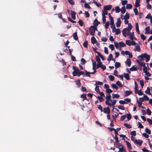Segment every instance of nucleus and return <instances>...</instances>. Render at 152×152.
I'll return each instance as SVG.
<instances>
[{
    "label": "nucleus",
    "instance_id": "nucleus-51",
    "mask_svg": "<svg viewBox=\"0 0 152 152\" xmlns=\"http://www.w3.org/2000/svg\"><path fill=\"white\" fill-rule=\"evenodd\" d=\"M103 84V83L102 82L99 81H97L96 82V83L95 84V85L97 86V85H102Z\"/></svg>",
    "mask_w": 152,
    "mask_h": 152
},
{
    "label": "nucleus",
    "instance_id": "nucleus-27",
    "mask_svg": "<svg viewBox=\"0 0 152 152\" xmlns=\"http://www.w3.org/2000/svg\"><path fill=\"white\" fill-rule=\"evenodd\" d=\"M123 145L121 144V143L118 142H116V147L118 149L121 147H122Z\"/></svg>",
    "mask_w": 152,
    "mask_h": 152
},
{
    "label": "nucleus",
    "instance_id": "nucleus-59",
    "mask_svg": "<svg viewBox=\"0 0 152 152\" xmlns=\"http://www.w3.org/2000/svg\"><path fill=\"white\" fill-rule=\"evenodd\" d=\"M81 64L82 65L84 64L86 62V60L83 58H82L81 59Z\"/></svg>",
    "mask_w": 152,
    "mask_h": 152
},
{
    "label": "nucleus",
    "instance_id": "nucleus-29",
    "mask_svg": "<svg viewBox=\"0 0 152 152\" xmlns=\"http://www.w3.org/2000/svg\"><path fill=\"white\" fill-rule=\"evenodd\" d=\"M118 44L120 47H124L126 46V44L122 42H119Z\"/></svg>",
    "mask_w": 152,
    "mask_h": 152
},
{
    "label": "nucleus",
    "instance_id": "nucleus-38",
    "mask_svg": "<svg viewBox=\"0 0 152 152\" xmlns=\"http://www.w3.org/2000/svg\"><path fill=\"white\" fill-rule=\"evenodd\" d=\"M145 131L146 133L149 134H151V131L150 129H149L148 128H146L145 129Z\"/></svg>",
    "mask_w": 152,
    "mask_h": 152
},
{
    "label": "nucleus",
    "instance_id": "nucleus-25",
    "mask_svg": "<svg viewBox=\"0 0 152 152\" xmlns=\"http://www.w3.org/2000/svg\"><path fill=\"white\" fill-rule=\"evenodd\" d=\"M124 75V77L127 80H129L130 79V78L129 77V74L128 73H123Z\"/></svg>",
    "mask_w": 152,
    "mask_h": 152
},
{
    "label": "nucleus",
    "instance_id": "nucleus-41",
    "mask_svg": "<svg viewBox=\"0 0 152 152\" xmlns=\"http://www.w3.org/2000/svg\"><path fill=\"white\" fill-rule=\"evenodd\" d=\"M113 57V56L112 54H110L108 56V58L107 59V60L108 61H110L111 60Z\"/></svg>",
    "mask_w": 152,
    "mask_h": 152
},
{
    "label": "nucleus",
    "instance_id": "nucleus-7",
    "mask_svg": "<svg viewBox=\"0 0 152 152\" xmlns=\"http://www.w3.org/2000/svg\"><path fill=\"white\" fill-rule=\"evenodd\" d=\"M112 7L111 5H107L105 6L104 7L103 9L104 10H111Z\"/></svg>",
    "mask_w": 152,
    "mask_h": 152
},
{
    "label": "nucleus",
    "instance_id": "nucleus-9",
    "mask_svg": "<svg viewBox=\"0 0 152 152\" xmlns=\"http://www.w3.org/2000/svg\"><path fill=\"white\" fill-rule=\"evenodd\" d=\"M132 93L131 91H125L124 95L125 96H127L130 95Z\"/></svg>",
    "mask_w": 152,
    "mask_h": 152
},
{
    "label": "nucleus",
    "instance_id": "nucleus-52",
    "mask_svg": "<svg viewBox=\"0 0 152 152\" xmlns=\"http://www.w3.org/2000/svg\"><path fill=\"white\" fill-rule=\"evenodd\" d=\"M144 99V101H147L149 100V98L148 97L145 95H144L143 96Z\"/></svg>",
    "mask_w": 152,
    "mask_h": 152
},
{
    "label": "nucleus",
    "instance_id": "nucleus-19",
    "mask_svg": "<svg viewBox=\"0 0 152 152\" xmlns=\"http://www.w3.org/2000/svg\"><path fill=\"white\" fill-rule=\"evenodd\" d=\"M119 151L117 152H126V151L124 148V146L119 148Z\"/></svg>",
    "mask_w": 152,
    "mask_h": 152
},
{
    "label": "nucleus",
    "instance_id": "nucleus-40",
    "mask_svg": "<svg viewBox=\"0 0 152 152\" xmlns=\"http://www.w3.org/2000/svg\"><path fill=\"white\" fill-rule=\"evenodd\" d=\"M110 101L112 103V105L113 106H114V105H115L116 103V100L115 99H111L110 100Z\"/></svg>",
    "mask_w": 152,
    "mask_h": 152
},
{
    "label": "nucleus",
    "instance_id": "nucleus-8",
    "mask_svg": "<svg viewBox=\"0 0 152 152\" xmlns=\"http://www.w3.org/2000/svg\"><path fill=\"white\" fill-rule=\"evenodd\" d=\"M71 16L72 18L73 19L75 20L76 18L75 15L76 12L72 10H71Z\"/></svg>",
    "mask_w": 152,
    "mask_h": 152
},
{
    "label": "nucleus",
    "instance_id": "nucleus-16",
    "mask_svg": "<svg viewBox=\"0 0 152 152\" xmlns=\"http://www.w3.org/2000/svg\"><path fill=\"white\" fill-rule=\"evenodd\" d=\"M133 26L130 23H129L128 25V28H127L128 31L129 32L132 28Z\"/></svg>",
    "mask_w": 152,
    "mask_h": 152
},
{
    "label": "nucleus",
    "instance_id": "nucleus-18",
    "mask_svg": "<svg viewBox=\"0 0 152 152\" xmlns=\"http://www.w3.org/2000/svg\"><path fill=\"white\" fill-rule=\"evenodd\" d=\"M135 84V94L137 93V91H138V86L137 83V82L136 81L134 82Z\"/></svg>",
    "mask_w": 152,
    "mask_h": 152
},
{
    "label": "nucleus",
    "instance_id": "nucleus-24",
    "mask_svg": "<svg viewBox=\"0 0 152 152\" xmlns=\"http://www.w3.org/2000/svg\"><path fill=\"white\" fill-rule=\"evenodd\" d=\"M145 92L146 94H148L149 95H151V94L150 92V89L149 87H147L146 90Z\"/></svg>",
    "mask_w": 152,
    "mask_h": 152
},
{
    "label": "nucleus",
    "instance_id": "nucleus-14",
    "mask_svg": "<svg viewBox=\"0 0 152 152\" xmlns=\"http://www.w3.org/2000/svg\"><path fill=\"white\" fill-rule=\"evenodd\" d=\"M73 39L75 40H77L78 39V36L77 35V32H75L73 34Z\"/></svg>",
    "mask_w": 152,
    "mask_h": 152
},
{
    "label": "nucleus",
    "instance_id": "nucleus-57",
    "mask_svg": "<svg viewBox=\"0 0 152 152\" xmlns=\"http://www.w3.org/2000/svg\"><path fill=\"white\" fill-rule=\"evenodd\" d=\"M84 6L86 8H88V9H89L91 8V7H90V6L88 4V3H85L84 4Z\"/></svg>",
    "mask_w": 152,
    "mask_h": 152
},
{
    "label": "nucleus",
    "instance_id": "nucleus-3",
    "mask_svg": "<svg viewBox=\"0 0 152 152\" xmlns=\"http://www.w3.org/2000/svg\"><path fill=\"white\" fill-rule=\"evenodd\" d=\"M96 29V30H97V27L93 26H91L89 29L90 34L94 36V35Z\"/></svg>",
    "mask_w": 152,
    "mask_h": 152
},
{
    "label": "nucleus",
    "instance_id": "nucleus-63",
    "mask_svg": "<svg viewBox=\"0 0 152 152\" xmlns=\"http://www.w3.org/2000/svg\"><path fill=\"white\" fill-rule=\"evenodd\" d=\"M146 111L147 112V114L148 115H150L151 114V110L149 109V108H148L147 110Z\"/></svg>",
    "mask_w": 152,
    "mask_h": 152
},
{
    "label": "nucleus",
    "instance_id": "nucleus-60",
    "mask_svg": "<svg viewBox=\"0 0 152 152\" xmlns=\"http://www.w3.org/2000/svg\"><path fill=\"white\" fill-rule=\"evenodd\" d=\"M106 92L108 94H110V93H112L113 92V91L110 89L108 88L106 90Z\"/></svg>",
    "mask_w": 152,
    "mask_h": 152
},
{
    "label": "nucleus",
    "instance_id": "nucleus-20",
    "mask_svg": "<svg viewBox=\"0 0 152 152\" xmlns=\"http://www.w3.org/2000/svg\"><path fill=\"white\" fill-rule=\"evenodd\" d=\"M131 64V59L129 58H128L127 59L126 64L127 66L129 67Z\"/></svg>",
    "mask_w": 152,
    "mask_h": 152
},
{
    "label": "nucleus",
    "instance_id": "nucleus-61",
    "mask_svg": "<svg viewBox=\"0 0 152 152\" xmlns=\"http://www.w3.org/2000/svg\"><path fill=\"white\" fill-rule=\"evenodd\" d=\"M111 86L113 88H114L116 90H117L118 88V86H117L115 84H112L111 85Z\"/></svg>",
    "mask_w": 152,
    "mask_h": 152
},
{
    "label": "nucleus",
    "instance_id": "nucleus-64",
    "mask_svg": "<svg viewBox=\"0 0 152 152\" xmlns=\"http://www.w3.org/2000/svg\"><path fill=\"white\" fill-rule=\"evenodd\" d=\"M97 98L99 100V101L100 102H102V101L104 100V99L102 97H100L99 96H97Z\"/></svg>",
    "mask_w": 152,
    "mask_h": 152
},
{
    "label": "nucleus",
    "instance_id": "nucleus-23",
    "mask_svg": "<svg viewBox=\"0 0 152 152\" xmlns=\"http://www.w3.org/2000/svg\"><path fill=\"white\" fill-rule=\"evenodd\" d=\"M120 97V95L118 94H112V98L113 99H114V98H116L118 99Z\"/></svg>",
    "mask_w": 152,
    "mask_h": 152
},
{
    "label": "nucleus",
    "instance_id": "nucleus-26",
    "mask_svg": "<svg viewBox=\"0 0 152 152\" xmlns=\"http://www.w3.org/2000/svg\"><path fill=\"white\" fill-rule=\"evenodd\" d=\"M150 26H148L145 28V34H149V30H150Z\"/></svg>",
    "mask_w": 152,
    "mask_h": 152
},
{
    "label": "nucleus",
    "instance_id": "nucleus-28",
    "mask_svg": "<svg viewBox=\"0 0 152 152\" xmlns=\"http://www.w3.org/2000/svg\"><path fill=\"white\" fill-rule=\"evenodd\" d=\"M121 64L118 62H115V67L116 69L121 66Z\"/></svg>",
    "mask_w": 152,
    "mask_h": 152
},
{
    "label": "nucleus",
    "instance_id": "nucleus-30",
    "mask_svg": "<svg viewBox=\"0 0 152 152\" xmlns=\"http://www.w3.org/2000/svg\"><path fill=\"white\" fill-rule=\"evenodd\" d=\"M76 84L77 85L78 88H79L80 87L81 84L80 80L78 79L76 81Z\"/></svg>",
    "mask_w": 152,
    "mask_h": 152
},
{
    "label": "nucleus",
    "instance_id": "nucleus-47",
    "mask_svg": "<svg viewBox=\"0 0 152 152\" xmlns=\"http://www.w3.org/2000/svg\"><path fill=\"white\" fill-rule=\"evenodd\" d=\"M81 97L83 99V101L85 100H88L87 99L86 95L85 94H82L81 95Z\"/></svg>",
    "mask_w": 152,
    "mask_h": 152
},
{
    "label": "nucleus",
    "instance_id": "nucleus-12",
    "mask_svg": "<svg viewBox=\"0 0 152 152\" xmlns=\"http://www.w3.org/2000/svg\"><path fill=\"white\" fill-rule=\"evenodd\" d=\"M136 61L141 66H143L144 67L145 66V63L140 61L138 60H137Z\"/></svg>",
    "mask_w": 152,
    "mask_h": 152
},
{
    "label": "nucleus",
    "instance_id": "nucleus-49",
    "mask_svg": "<svg viewBox=\"0 0 152 152\" xmlns=\"http://www.w3.org/2000/svg\"><path fill=\"white\" fill-rule=\"evenodd\" d=\"M105 28L106 29H107L108 27L110 25V23L109 21H107L105 23Z\"/></svg>",
    "mask_w": 152,
    "mask_h": 152
},
{
    "label": "nucleus",
    "instance_id": "nucleus-42",
    "mask_svg": "<svg viewBox=\"0 0 152 152\" xmlns=\"http://www.w3.org/2000/svg\"><path fill=\"white\" fill-rule=\"evenodd\" d=\"M116 84L120 87H122L123 85L119 81H117L116 82Z\"/></svg>",
    "mask_w": 152,
    "mask_h": 152
},
{
    "label": "nucleus",
    "instance_id": "nucleus-45",
    "mask_svg": "<svg viewBox=\"0 0 152 152\" xmlns=\"http://www.w3.org/2000/svg\"><path fill=\"white\" fill-rule=\"evenodd\" d=\"M78 23H79V25L81 26H82L84 23L83 21V20L81 19H80L78 21Z\"/></svg>",
    "mask_w": 152,
    "mask_h": 152
},
{
    "label": "nucleus",
    "instance_id": "nucleus-35",
    "mask_svg": "<svg viewBox=\"0 0 152 152\" xmlns=\"http://www.w3.org/2000/svg\"><path fill=\"white\" fill-rule=\"evenodd\" d=\"M126 12V9L125 6L122 7L121 10V12L122 14H124Z\"/></svg>",
    "mask_w": 152,
    "mask_h": 152
},
{
    "label": "nucleus",
    "instance_id": "nucleus-48",
    "mask_svg": "<svg viewBox=\"0 0 152 152\" xmlns=\"http://www.w3.org/2000/svg\"><path fill=\"white\" fill-rule=\"evenodd\" d=\"M126 44L129 46H131V41L130 40H126Z\"/></svg>",
    "mask_w": 152,
    "mask_h": 152
},
{
    "label": "nucleus",
    "instance_id": "nucleus-2",
    "mask_svg": "<svg viewBox=\"0 0 152 152\" xmlns=\"http://www.w3.org/2000/svg\"><path fill=\"white\" fill-rule=\"evenodd\" d=\"M139 57H140L141 61L144 60L143 58H146L145 61L147 62L149 61L150 59V56L149 55H148L146 53H145L143 54H141L139 56Z\"/></svg>",
    "mask_w": 152,
    "mask_h": 152
},
{
    "label": "nucleus",
    "instance_id": "nucleus-17",
    "mask_svg": "<svg viewBox=\"0 0 152 152\" xmlns=\"http://www.w3.org/2000/svg\"><path fill=\"white\" fill-rule=\"evenodd\" d=\"M91 42L93 44H94L97 42V41L94 37H92L91 38Z\"/></svg>",
    "mask_w": 152,
    "mask_h": 152
},
{
    "label": "nucleus",
    "instance_id": "nucleus-6",
    "mask_svg": "<svg viewBox=\"0 0 152 152\" xmlns=\"http://www.w3.org/2000/svg\"><path fill=\"white\" fill-rule=\"evenodd\" d=\"M143 143V141L142 140L138 139L134 141V143L138 144L139 146H141Z\"/></svg>",
    "mask_w": 152,
    "mask_h": 152
},
{
    "label": "nucleus",
    "instance_id": "nucleus-46",
    "mask_svg": "<svg viewBox=\"0 0 152 152\" xmlns=\"http://www.w3.org/2000/svg\"><path fill=\"white\" fill-rule=\"evenodd\" d=\"M137 91V93L139 96L142 95L143 94V93L141 91V89L139 90H138V91Z\"/></svg>",
    "mask_w": 152,
    "mask_h": 152
},
{
    "label": "nucleus",
    "instance_id": "nucleus-5",
    "mask_svg": "<svg viewBox=\"0 0 152 152\" xmlns=\"http://www.w3.org/2000/svg\"><path fill=\"white\" fill-rule=\"evenodd\" d=\"M103 110L104 113H105L110 114V110L109 107L103 108Z\"/></svg>",
    "mask_w": 152,
    "mask_h": 152
},
{
    "label": "nucleus",
    "instance_id": "nucleus-33",
    "mask_svg": "<svg viewBox=\"0 0 152 152\" xmlns=\"http://www.w3.org/2000/svg\"><path fill=\"white\" fill-rule=\"evenodd\" d=\"M126 116L127 118V121H129L131 118V115L130 113L126 114Z\"/></svg>",
    "mask_w": 152,
    "mask_h": 152
},
{
    "label": "nucleus",
    "instance_id": "nucleus-50",
    "mask_svg": "<svg viewBox=\"0 0 152 152\" xmlns=\"http://www.w3.org/2000/svg\"><path fill=\"white\" fill-rule=\"evenodd\" d=\"M102 65V63L101 62H98L96 66V69H98Z\"/></svg>",
    "mask_w": 152,
    "mask_h": 152
},
{
    "label": "nucleus",
    "instance_id": "nucleus-10",
    "mask_svg": "<svg viewBox=\"0 0 152 152\" xmlns=\"http://www.w3.org/2000/svg\"><path fill=\"white\" fill-rule=\"evenodd\" d=\"M121 21L120 18H118L117 19V21L116 23V26L117 27H119L121 24Z\"/></svg>",
    "mask_w": 152,
    "mask_h": 152
},
{
    "label": "nucleus",
    "instance_id": "nucleus-31",
    "mask_svg": "<svg viewBox=\"0 0 152 152\" xmlns=\"http://www.w3.org/2000/svg\"><path fill=\"white\" fill-rule=\"evenodd\" d=\"M129 15L127 12H126V14L124 16V20H127L129 19Z\"/></svg>",
    "mask_w": 152,
    "mask_h": 152
},
{
    "label": "nucleus",
    "instance_id": "nucleus-58",
    "mask_svg": "<svg viewBox=\"0 0 152 152\" xmlns=\"http://www.w3.org/2000/svg\"><path fill=\"white\" fill-rule=\"evenodd\" d=\"M110 101V100H106L105 102V104L106 105H107L111 107L112 106V104L109 102Z\"/></svg>",
    "mask_w": 152,
    "mask_h": 152
},
{
    "label": "nucleus",
    "instance_id": "nucleus-13",
    "mask_svg": "<svg viewBox=\"0 0 152 152\" xmlns=\"http://www.w3.org/2000/svg\"><path fill=\"white\" fill-rule=\"evenodd\" d=\"M137 66L135 65L132 66L129 69L131 71H135L137 70Z\"/></svg>",
    "mask_w": 152,
    "mask_h": 152
},
{
    "label": "nucleus",
    "instance_id": "nucleus-56",
    "mask_svg": "<svg viewBox=\"0 0 152 152\" xmlns=\"http://www.w3.org/2000/svg\"><path fill=\"white\" fill-rule=\"evenodd\" d=\"M138 127L140 129H142L144 128L143 126L142 125L140 122H138Z\"/></svg>",
    "mask_w": 152,
    "mask_h": 152
},
{
    "label": "nucleus",
    "instance_id": "nucleus-1",
    "mask_svg": "<svg viewBox=\"0 0 152 152\" xmlns=\"http://www.w3.org/2000/svg\"><path fill=\"white\" fill-rule=\"evenodd\" d=\"M73 69L74 71L72 72V75L73 76H77L80 77L81 75L84 74V72L83 71H80L75 66H73Z\"/></svg>",
    "mask_w": 152,
    "mask_h": 152
},
{
    "label": "nucleus",
    "instance_id": "nucleus-15",
    "mask_svg": "<svg viewBox=\"0 0 152 152\" xmlns=\"http://www.w3.org/2000/svg\"><path fill=\"white\" fill-rule=\"evenodd\" d=\"M127 148L129 149V150H130L132 149V147L131 144L130 142L126 141Z\"/></svg>",
    "mask_w": 152,
    "mask_h": 152
},
{
    "label": "nucleus",
    "instance_id": "nucleus-62",
    "mask_svg": "<svg viewBox=\"0 0 152 152\" xmlns=\"http://www.w3.org/2000/svg\"><path fill=\"white\" fill-rule=\"evenodd\" d=\"M110 27H111V28L112 29V32H115L114 30L116 29L115 25H112V26L111 25Z\"/></svg>",
    "mask_w": 152,
    "mask_h": 152
},
{
    "label": "nucleus",
    "instance_id": "nucleus-4",
    "mask_svg": "<svg viewBox=\"0 0 152 152\" xmlns=\"http://www.w3.org/2000/svg\"><path fill=\"white\" fill-rule=\"evenodd\" d=\"M127 35H129L130 36L129 38L132 40H133L134 39V33L132 32L131 33L130 31L129 32L128 31L127 33Z\"/></svg>",
    "mask_w": 152,
    "mask_h": 152
},
{
    "label": "nucleus",
    "instance_id": "nucleus-11",
    "mask_svg": "<svg viewBox=\"0 0 152 152\" xmlns=\"http://www.w3.org/2000/svg\"><path fill=\"white\" fill-rule=\"evenodd\" d=\"M127 31V30L126 28H124L122 31V34L125 37H126V33Z\"/></svg>",
    "mask_w": 152,
    "mask_h": 152
},
{
    "label": "nucleus",
    "instance_id": "nucleus-54",
    "mask_svg": "<svg viewBox=\"0 0 152 152\" xmlns=\"http://www.w3.org/2000/svg\"><path fill=\"white\" fill-rule=\"evenodd\" d=\"M124 126L128 129L131 128L132 127L130 125L128 124L127 123H125L124 124Z\"/></svg>",
    "mask_w": 152,
    "mask_h": 152
},
{
    "label": "nucleus",
    "instance_id": "nucleus-32",
    "mask_svg": "<svg viewBox=\"0 0 152 152\" xmlns=\"http://www.w3.org/2000/svg\"><path fill=\"white\" fill-rule=\"evenodd\" d=\"M132 5L131 4H128L126 5V8L127 9H131L132 8Z\"/></svg>",
    "mask_w": 152,
    "mask_h": 152
},
{
    "label": "nucleus",
    "instance_id": "nucleus-43",
    "mask_svg": "<svg viewBox=\"0 0 152 152\" xmlns=\"http://www.w3.org/2000/svg\"><path fill=\"white\" fill-rule=\"evenodd\" d=\"M114 31L115 32V34L116 35H118L121 32L120 29L119 28L116 29L115 30H114Z\"/></svg>",
    "mask_w": 152,
    "mask_h": 152
},
{
    "label": "nucleus",
    "instance_id": "nucleus-21",
    "mask_svg": "<svg viewBox=\"0 0 152 152\" xmlns=\"http://www.w3.org/2000/svg\"><path fill=\"white\" fill-rule=\"evenodd\" d=\"M125 53L126 55H128L130 58H132V57L133 56L132 54L129 51H125Z\"/></svg>",
    "mask_w": 152,
    "mask_h": 152
},
{
    "label": "nucleus",
    "instance_id": "nucleus-39",
    "mask_svg": "<svg viewBox=\"0 0 152 152\" xmlns=\"http://www.w3.org/2000/svg\"><path fill=\"white\" fill-rule=\"evenodd\" d=\"M140 48L139 45H137V46L135 47V48L134 50V51H137L138 52H140Z\"/></svg>",
    "mask_w": 152,
    "mask_h": 152
},
{
    "label": "nucleus",
    "instance_id": "nucleus-34",
    "mask_svg": "<svg viewBox=\"0 0 152 152\" xmlns=\"http://www.w3.org/2000/svg\"><path fill=\"white\" fill-rule=\"evenodd\" d=\"M88 42L86 40L83 43V45L85 48H88Z\"/></svg>",
    "mask_w": 152,
    "mask_h": 152
},
{
    "label": "nucleus",
    "instance_id": "nucleus-55",
    "mask_svg": "<svg viewBox=\"0 0 152 152\" xmlns=\"http://www.w3.org/2000/svg\"><path fill=\"white\" fill-rule=\"evenodd\" d=\"M130 134L132 135V136H135L136 135V132L134 130L132 132H131L130 133Z\"/></svg>",
    "mask_w": 152,
    "mask_h": 152
},
{
    "label": "nucleus",
    "instance_id": "nucleus-53",
    "mask_svg": "<svg viewBox=\"0 0 152 152\" xmlns=\"http://www.w3.org/2000/svg\"><path fill=\"white\" fill-rule=\"evenodd\" d=\"M95 59L96 61L97 62H101V60L98 56H96L95 57Z\"/></svg>",
    "mask_w": 152,
    "mask_h": 152
},
{
    "label": "nucleus",
    "instance_id": "nucleus-37",
    "mask_svg": "<svg viewBox=\"0 0 152 152\" xmlns=\"http://www.w3.org/2000/svg\"><path fill=\"white\" fill-rule=\"evenodd\" d=\"M109 78L110 81H113L114 80L115 77L113 75H110L108 76Z\"/></svg>",
    "mask_w": 152,
    "mask_h": 152
},
{
    "label": "nucleus",
    "instance_id": "nucleus-22",
    "mask_svg": "<svg viewBox=\"0 0 152 152\" xmlns=\"http://www.w3.org/2000/svg\"><path fill=\"white\" fill-rule=\"evenodd\" d=\"M140 2V0H136L135 2V7H137L140 6L139 4Z\"/></svg>",
    "mask_w": 152,
    "mask_h": 152
},
{
    "label": "nucleus",
    "instance_id": "nucleus-36",
    "mask_svg": "<svg viewBox=\"0 0 152 152\" xmlns=\"http://www.w3.org/2000/svg\"><path fill=\"white\" fill-rule=\"evenodd\" d=\"M115 12L116 13H119L121 11V9L118 6L115 7Z\"/></svg>",
    "mask_w": 152,
    "mask_h": 152
},
{
    "label": "nucleus",
    "instance_id": "nucleus-44",
    "mask_svg": "<svg viewBox=\"0 0 152 152\" xmlns=\"http://www.w3.org/2000/svg\"><path fill=\"white\" fill-rule=\"evenodd\" d=\"M111 96L110 94H108V95H107L106 97V100H109L110 101Z\"/></svg>",
    "mask_w": 152,
    "mask_h": 152
}]
</instances>
